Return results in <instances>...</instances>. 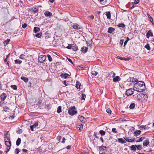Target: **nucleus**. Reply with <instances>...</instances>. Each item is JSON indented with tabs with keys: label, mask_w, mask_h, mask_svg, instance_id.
<instances>
[{
	"label": "nucleus",
	"mask_w": 154,
	"mask_h": 154,
	"mask_svg": "<svg viewBox=\"0 0 154 154\" xmlns=\"http://www.w3.org/2000/svg\"><path fill=\"white\" fill-rule=\"evenodd\" d=\"M134 88L135 91L139 92H143L146 89L145 83L142 81H137L135 83Z\"/></svg>",
	"instance_id": "nucleus-1"
},
{
	"label": "nucleus",
	"mask_w": 154,
	"mask_h": 154,
	"mask_svg": "<svg viewBox=\"0 0 154 154\" xmlns=\"http://www.w3.org/2000/svg\"><path fill=\"white\" fill-rule=\"evenodd\" d=\"M137 98L138 100L142 102L147 100L148 97L146 94L142 93L140 94L137 96Z\"/></svg>",
	"instance_id": "nucleus-2"
},
{
	"label": "nucleus",
	"mask_w": 154,
	"mask_h": 154,
	"mask_svg": "<svg viewBox=\"0 0 154 154\" xmlns=\"http://www.w3.org/2000/svg\"><path fill=\"white\" fill-rule=\"evenodd\" d=\"M69 114L71 116H73L77 113L76 109L75 106H71L69 109L68 111Z\"/></svg>",
	"instance_id": "nucleus-3"
},
{
	"label": "nucleus",
	"mask_w": 154,
	"mask_h": 154,
	"mask_svg": "<svg viewBox=\"0 0 154 154\" xmlns=\"http://www.w3.org/2000/svg\"><path fill=\"white\" fill-rule=\"evenodd\" d=\"M134 88H131L127 90L125 92V94L127 96H131L132 95L134 91H135Z\"/></svg>",
	"instance_id": "nucleus-4"
},
{
	"label": "nucleus",
	"mask_w": 154,
	"mask_h": 154,
	"mask_svg": "<svg viewBox=\"0 0 154 154\" xmlns=\"http://www.w3.org/2000/svg\"><path fill=\"white\" fill-rule=\"evenodd\" d=\"M46 55H41L39 56L38 59V61L39 62L43 63L46 60Z\"/></svg>",
	"instance_id": "nucleus-5"
},
{
	"label": "nucleus",
	"mask_w": 154,
	"mask_h": 154,
	"mask_svg": "<svg viewBox=\"0 0 154 154\" xmlns=\"http://www.w3.org/2000/svg\"><path fill=\"white\" fill-rule=\"evenodd\" d=\"M39 122L38 121H37L35 122H34L32 125H31L30 126V130L32 131H34V128H35L36 127H37L38 126V123Z\"/></svg>",
	"instance_id": "nucleus-6"
},
{
	"label": "nucleus",
	"mask_w": 154,
	"mask_h": 154,
	"mask_svg": "<svg viewBox=\"0 0 154 154\" xmlns=\"http://www.w3.org/2000/svg\"><path fill=\"white\" fill-rule=\"evenodd\" d=\"M8 131H5V132L4 133L5 137L4 138V140L5 141L7 140H10V135L9 134H8Z\"/></svg>",
	"instance_id": "nucleus-7"
},
{
	"label": "nucleus",
	"mask_w": 154,
	"mask_h": 154,
	"mask_svg": "<svg viewBox=\"0 0 154 154\" xmlns=\"http://www.w3.org/2000/svg\"><path fill=\"white\" fill-rule=\"evenodd\" d=\"M1 99L2 101H3L7 97V94L4 93H2L0 96Z\"/></svg>",
	"instance_id": "nucleus-8"
},
{
	"label": "nucleus",
	"mask_w": 154,
	"mask_h": 154,
	"mask_svg": "<svg viewBox=\"0 0 154 154\" xmlns=\"http://www.w3.org/2000/svg\"><path fill=\"white\" fill-rule=\"evenodd\" d=\"M78 119L79 121L84 123H85L87 121L86 119L82 116H80Z\"/></svg>",
	"instance_id": "nucleus-9"
},
{
	"label": "nucleus",
	"mask_w": 154,
	"mask_h": 154,
	"mask_svg": "<svg viewBox=\"0 0 154 154\" xmlns=\"http://www.w3.org/2000/svg\"><path fill=\"white\" fill-rule=\"evenodd\" d=\"M72 27L75 29H79L81 28L82 27L80 26L79 24L77 23H74L72 26Z\"/></svg>",
	"instance_id": "nucleus-10"
},
{
	"label": "nucleus",
	"mask_w": 154,
	"mask_h": 154,
	"mask_svg": "<svg viewBox=\"0 0 154 154\" xmlns=\"http://www.w3.org/2000/svg\"><path fill=\"white\" fill-rule=\"evenodd\" d=\"M149 36L153 37V34L151 30H149L147 32L146 37L147 38H149Z\"/></svg>",
	"instance_id": "nucleus-11"
},
{
	"label": "nucleus",
	"mask_w": 154,
	"mask_h": 154,
	"mask_svg": "<svg viewBox=\"0 0 154 154\" xmlns=\"http://www.w3.org/2000/svg\"><path fill=\"white\" fill-rule=\"evenodd\" d=\"M69 76V75L66 73H62L60 75V76L62 78L64 79H66L68 78Z\"/></svg>",
	"instance_id": "nucleus-12"
},
{
	"label": "nucleus",
	"mask_w": 154,
	"mask_h": 154,
	"mask_svg": "<svg viewBox=\"0 0 154 154\" xmlns=\"http://www.w3.org/2000/svg\"><path fill=\"white\" fill-rule=\"evenodd\" d=\"M149 143V138H147L143 141V145L144 146H147Z\"/></svg>",
	"instance_id": "nucleus-13"
},
{
	"label": "nucleus",
	"mask_w": 154,
	"mask_h": 154,
	"mask_svg": "<svg viewBox=\"0 0 154 154\" xmlns=\"http://www.w3.org/2000/svg\"><path fill=\"white\" fill-rule=\"evenodd\" d=\"M99 149L100 151H103L105 150L106 149V146H104L103 145L100 146H98Z\"/></svg>",
	"instance_id": "nucleus-14"
},
{
	"label": "nucleus",
	"mask_w": 154,
	"mask_h": 154,
	"mask_svg": "<svg viewBox=\"0 0 154 154\" xmlns=\"http://www.w3.org/2000/svg\"><path fill=\"white\" fill-rule=\"evenodd\" d=\"M117 58L120 60H125V61H128L130 59V58L129 57L125 58L124 57H122L119 56H118L117 57Z\"/></svg>",
	"instance_id": "nucleus-15"
},
{
	"label": "nucleus",
	"mask_w": 154,
	"mask_h": 154,
	"mask_svg": "<svg viewBox=\"0 0 154 154\" xmlns=\"http://www.w3.org/2000/svg\"><path fill=\"white\" fill-rule=\"evenodd\" d=\"M41 7L40 6H38V7H35L34 8V10L33 9V8L31 9L32 13L33 14H35V13H37L38 11V8L39 7Z\"/></svg>",
	"instance_id": "nucleus-16"
},
{
	"label": "nucleus",
	"mask_w": 154,
	"mask_h": 154,
	"mask_svg": "<svg viewBox=\"0 0 154 154\" xmlns=\"http://www.w3.org/2000/svg\"><path fill=\"white\" fill-rule=\"evenodd\" d=\"M5 144L7 147H9L11 146V142L10 140H5Z\"/></svg>",
	"instance_id": "nucleus-17"
},
{
	"label": "nucleus",
	"mask_w": 154,
	"mask_h": 154,
	"mask_svg": "<svg viewBox=\"0 0 154 154\" xmlns=\"http://www.w3.org/2000/svg\"><path fill=\"white\" fill-rule=\"evenodd\" d=\"M141 133V132L140 130H136L134 132V135L135 136H137L140 135Z\"/></svg>",
	"instance_id": "nucleus-18"
},
{
	"label": "nucleus",
	"mask_w": 154,
	"mask_h": 154,
	"mask_svg": "<svg viewBox=\"0 0 154 154\" xmlns=\"http://www.w3.org/2000/svg\"><path fill=\"white\" fill-rule=\"evenodd\" d=\"M81 51L82 52L85 53L88 51V48L84 46L81 48Z\"/></svg>",
	"instance_id": "nucleus-19"
},
{
	"label": "nucleus",
	"mask_w": 154,
	"mask_h": 154,
	"mask_svg": "<svg viewBox=\"0 0 154 154\" xmlns=\"http://www.w3.org/2000/svg\"><path fill=\"white\" fill-rule=\"evenodd\" d=\"M44 14L46 17H51L52 15V13L48 11H45Z\"/></svg>",
	"instance_id": "nucleus-20"
},
{
	"label": "nucleus",
	"mask_w": 154,
	"mask_h": 154,
	"mask_svg": "<svg viewBox=\"0 0 154 154\" xmlns=\"http://www.w3.org/2000/svg\"><path fill=\"white\" fill-rule=\"evenodd\" d=\"M118 141L121 143H126V141L122 138H119L118 139Z\"/></svg>",
	"instance_id": "nucleus-21"
},
{
	"label": "nucleus",
	"mask_w": 154,
	"mask_h": 154,
	"mask_svg": "<svg viewBox=\"0 0 154 154\" xmlns=\"http://www.w3.org/2000/svg\"><path fill=\"white\" fill-rule=\"evenodd\" d=\"M115 30V29L113 27H110L108 29L107 32L109 33H112Z\"/></svg>",
	"instance_id": "nucleus-22"
},
{
	"label": "nucleus",
	"mask_w": 154,
	"mask_h": 154,
	"mask_svg": "<svg viewBox=\"0 0 154 154\" xmlns=\"http://www.w3.org/2000/svg\"><path fill=\"white\" fill-rule=\"evenodd\" d=\"M71 49L74 51H76L78 50L77 46L75 44H72Z\"/></svg>",
	"instance_id": "nucleus-23"
},
{
	"label": "nucleus",
	"mask_w": 154,
	"mask_h": 154,
	"mask_svg": "<svg viewBox=\"0 0 154 154\" xmlns=\"http://www.w3.org/2000/svg\"><path fill=\"white\" fill-rule=\"evenodd\" d=\"M20 79L26 83L28 82L29 81L28 79L24 76H21L20 77Z\"/></svg>",
	"instance_id": "nucleus-24"
},
{
	"label": "nucleus",
	"mask_w": 154,
	"mask_h": 154,
	"mask_svg": "<svg viewBox=\"0 0 154 154\" xmlns=\"http://www.w3.org/2000/svg\"><path fill=\"white\" fill-rule=\"evenodd\" d=\"M121 79L119 77L117 76L115 78H114L113 79V81L114 82H119L120 80Z\"/></svg>",
	"instance_id": "nucleus-25"
},
{
	"label": "nucleus",
	"mask_w": 154,
	"mask_h": 154,
	"mask_svg": "<svg viewBox=\"0 0 154 154\" xmlns=\"http://www.w3.org/2000/svg\"><path fill=\"white\" fill-rule=\"evenodd\" d=\"M40 30V28L38 27H35L33 29V32L36 33Z\"/></svg>",
	"instance_id": "nucleus-26"
},
{
	"label": "nucleus",
	"mask_w": 154,
	"mask_h": 154,
	"mask_svg": "<svg viewBox=\"0 0 154 154\" xmlns=\"http://www.w3.org/2000/svg\"><path fill=\"white\" fill-rule=\"evenodd\" d=\"M136 145H132L130 146V149L131 151H136Z\"/></svg>",
	"instance_id": "nucleus-27"
},
{
	"label": "nucleus",
	"mask_w": 154,
	"mask_h": 154,
	"mask_svg": "<svg viewBox=\"0 0 154 154\" xmlns=\"http://www.w3.org/2000/svg\"><path fill=\"white\" fill-rule=\"evenodd\" d=\"M9 61H8V59L5 58L4 60V62L5 64V65H7L8 67H10L11 66L9 64Z\"/></svg>",
	"instance_id": "nucleus-28"
},
{
	"label": "nucleus",
	"mask_w": 154,
	"mask_h": 154,
	"mask_svg": "<svg viewBox=\"0 0 154 154\" xmlns=\"http://www.w3.org/2000/svg\"><path fill=\"white\" fill-rule=\"evenodd\" d=\"M14 63L15 64H20L22 63V61L19 59H16L14 60Z\"/></svg>",
	"instance_id": "nucleus-29"
},
{
	"label": "nucleus",
	"mask_w": 154,
	"mask_h": 154,
	"mask_svg": "<svg viewBox=\"0 0 154 154\" xmlns=\"http://www.w3.org/2000/svg\"><path fill=\"white\" fill-rule=\"evenodd\" d=\"M10 41V39H7V40L3 42L4 46H6L8 44Z\"/></svg>",
	"instance_id": "nucleus-30"
},
{
	"label": "nucleus",
	"mask_w": 154,
	"mask_h": 154,
	"mask_svg": "<svg viewBox=\"0 0 154 154\" xmlns=\"http://www.w3.org/2000/svg\"><path fill=\"white\" fill-rule=\"evenodd\" d=\"M106 15L107 16V18L108 19H110L111 15L110 11L106 12Z\"/></svg>",
	"instance_id": "nucleus-31"
},
{
	"label": "nucleus",
	"mask_w": 154,
	"mask_h": 154,
	"mask_svg": "<svg viewBox=\"0 0 154 154\" xmlns=\"http://www.w3.org/2000/svg\"><path fill=\"white\" fill-rule=\"evenodd\" d=\"M21 139L20 138H18V139L17 140L16 142V144L18 146L20 145L21 143Z\"/></svg>",
	"instance_id": "nucleus-32"
},
{
	"label": "nucleus",
	"mask_w": 154,
	"mask_h": 154,
	"mask_svg": "<svg viewBox=\"0 0 154 154\" xmlns=\"http://www.w3.org/2000/svg\"><path fill=\"white\" fill-rule=\"evenodd\" d=\"M81 85V84L80 83V82L79 81H77L76 83V87L77 88V89H79L80 88V86Z\"/></svg>",
	"instance_id": "nucleus-33"
},
{
	"label": "nucleus",
	"mask_w": 154,
	"mask_h": 154,
	"mask_svg": "<svg viewBox=\"0 0 154 154\" xmlns=\"http://www.w3.org/2000/svg\"><path fill=\"white\" fill-rule=\"evenodd\" d=\"M135 106V104L134 103H132L130 105L129 108L131 109H133L134 108Z\"/></svg>",
	"instance_id": "nucleus-34"
},
{
	"label": "nucleus",
	"mask_w": 154,
	"mask_h": 154,
	"mask_svg": "<svg viewBox=\"0 0 154 154\" xmlns=\"http://www.w3.org/2000/svg\"><path fill=\"white\" fill-rule=\"evenodd\" d=\"M4 87L5 88V85L3 84L1 82H0V89L2 90L3 88Z\"/></svg>",
	"instance_id": "nucleus-35"
},
{
	"label": "nucleus",
	"mask_w": 154,
	"mask_h": 154,
	"mask_svg": "<svg viewBox=\"0 0 154 154\" xmlns=\"http://www.w3.org/2000/svg\"><path fill=\"white\" fill-rule=\"evenodd\" d=\"M99 133L102 136H104L106 134V132L103 130H100L99 131Z\"/></svg>",
	"instance_id": "nucleus-36"
},
{
	"label": "nucleus",
	"mask_w": 154,
	"mask_h": 154,
	"mask_svg": "<svg viewBox=\"0 0 154 154\" xmlns=\"http://www.w3.org/2000/svg\"><path fill=\"white\" fill-rule=\"evenodd\" d=\"M146 138L145 137H141L139 139L137 140L136 142H140L142 141L143 139H146Z\"/></svg>",
	"instance_id": "nucleus-37"
},
{
	"label": "nucleus",
	"mask_w": 154,
	"mask_h": 154,
	"mask_svg": "<svg viewBox=\"0 0 154 154\" xmlns=\"http://www.w3.org/2000/svg\"><path fill=\"white\" fill-rule=\"evenodd\" d=\"M147 15L148 17L150 19V21L154 25V24L153 23V19L151 17L150 15L148 13H147Z\"/></svg>",
	"instance_id": "nucleus-38"
},
{
	"label": "nucleus",
	"mask_w": 154,
	"mask_h": 154,
	"mask_svg": "<svg viewBox=\"0 0 154 154\" xmlns=\"http://www.w3.org/2000/svg\"><path fill=\"white\" fill-rule=\"evenodd\" d=\"M61 112V106H59L57 108V112L58 113H59Z\"/></svg>",
	"instance_id": "nucleus-39"
},
{
	"label": "nucleus",
	"mask_w": 154,
	"mask_h": 154,
	"mask_svg": "<svg viewBox=\"0 0 154 154\" xmlns=\"http://www.w3.org/2000/svg\"><path fill=\"white\" fill-rule=\"evenodd\" d=\"M45 106V108H46L47 109L49 110L51 109V105L50 104H48L46 105V106Z\"/></svg>",
	"instance_id": "nucleus-40"
},
{
	"label": "nucleus",
	"mask_w": 154,
	"mask_h": 154,
	"mask_svg": "<svg viewBox=\"0 0 154 154\" xmlns=\"http://www.w3.org/2000/svg\"><path fill=\"white\" fill-rule=\"evenodd\" d=\"M138 81V80L136 79H131L130 80V81L132 82H137Z\"/></svg>",
	"instance_id": "nucleus-41"
},
{
	"label": "nucleus",
	"mask_w": 154,
	"mask_h": 154,
	"mask_svg": "<svg viewBox=\"0 0 154 154\" xmlns=\"http://www.w3.org/2000/svg\"><path fill=\"white\" fill-rule=\"evenodd\" d=\"M78 128H79V130L80 131H81L82 130L83 128V125L82 124H81L80 125H78Z\"/></svg>",
	"instance_id": "nucleus-42"
},
{
	"label": "nucleus",
	"mask_w": 154,
	"mask_h": 154,
	"mask_svg": "<svg viewBox=\"0 0 154 154\" xmlns=\"http://www.w3.org/2000/svg\"><path fill=\"white\" fill-rule=\"evenodd\" d=\"M136 147L137 149L139 150H140L142 149L143 148V147H142V145H136Z\"/></svg>",
	"instance_id": "nucleus-43"
},
{
	"label": "nucleus",
	"mask_w": 154,
	"mask_h": 154,
	"mask_svg": "<svg viewBox=\"0 0 154 154\" xmlns=\"http://www.w3.org/2000/svg\"><path fill=\"white\" fill-rule=\"evenodd\" d=\"M3 111H5V112H7L8 111V110H9V108L7 106H5L3 107Z\"/></svg>",
	"instance_id": "nucleus-44"
},
{
	"label": "nucleus",
	"mask_w": 154,
	"mask_h": 154,
	"mask_svg": "<svg viewBox=\"0 0 154 154\" xmlns=\"http://www.w3.org/2000/svg\"><path fill=\"white\" fill-rule=\"evenodd\" d=\"M11 87L14 90H16L17 89V87L15 85H11Z\"/></svg>",
	"instance_id": "nucleus-45"
},
{
	"label": "nucleus",
	"mask_w": 154,
	"mask_h": 154,
	"mask_svg": "<svg viewBox=\"0 0 154 154\" xmlns=\"http://www.w3.org/2000/svg\"><path fill=\"white\" fill-rule=\"evenodd\" d=\"M38 100V102L37 103H35L36 105H40L42 102V101L41 100H39V99H38V100Z\"/></svg>",
	"instance_id": "nucleus-46"
},
{
	"label": "nucleus",
	"mask_w": 154,
	"mask_h": 154,
	"mask_svg": "<svg viewBox=\"0 0 154 154\" xmlns=\"http://www.w3.org/2000/svg\"><path fill=\"white\" fill-rule=\"evenodd\" d=\"M85 68V66H79L78 67V68L79 70H83L84 69V68Z\"/></svg>",
	"instance_id": "nucleus-47"
},
{
	"label": "nucleus",
	"mask_w": 154,
	"mask_h": 154,
	"mask_svg": "<svg viewBox=\"0 0 154 154\" xmlns=\"http://www.w3.org/2000/svg\"><path fill=\"white\" fill-rule=\"evenodd\" d=\"M145 47L148 50H150V47L149 45L148 44H147L145 46Z\"/></svg>",
	"instance_id": "nucleus-48"
},
{
	"label": "nucleus",
	"mask_w": 154,
	"mask_h": 154,
	"mask_svg": "<svg viewBox=\"0 0 154 154\" xmlns=\"http://www.w3.org/2000/svg\"><path fill=\"white\" fill-rule=\"evenodd\" d=\"M117 26L119 27L124 28L125 26V25L124 23H121L118 25Z\"/></svg>",
	"instance_id": "nucleus-49"
},
{
	"label": "nucleus",
	"mask_w": 154,
	"mask_h": 154,
	"mask_svg": "<svg viewBox=\"0 0 154 154\" xmlns=\"http://www.w3.org/2000/svg\"><path fill=\"white\" fill-rule=\"evenodd\" d=\"M42 32H40L39 33H37L36 34L35 36L37 38H40L41 36L42 35Z\"/></svg>",
	"instance_id": "nucleus-50"
},
{
	"label": "nucleus",
	"mask_w": 154,
	"mask_h": 154,
	"mask_svg": "<svg viewBox=\"0 0 154 154\" xmlns=\"http://www.w3.org/2000/svg\"><path fill=\"white\" fill-rule=\"evenodd\" d=\"M140 128H141H141H143L144 129H146L147 128H149L146 127V125H141L140 126Z\"/></svg>",
	"instance_id": "nucleus-51"
},
{
	"label": "nucleus",
	"mask_w": 154,
	"mask_h": 154,
	"mask_svg": "<svg viewBox=\"0 0 154 154\" xmlns=\"http://www.w3.org/2000/svg\"><path fill=\"white\" fill-rule=\"evenodd\" d=\"M91 73L92 75L96 76L98 72L94 71H92Z\"/></svg>",
	"instance_id": "nucleus-52"
},
{
	"label": "nucleus",
	"mask_w": 154,
	"mask_h": 154,
	"mask_svg": "<svg viewBox=\"0 0 154 154\" xmlns=\"http://www.w3.org/2000/svg\"><path fill=\"white\" fill-rule=\"evenodd\" d=\"M47 57H48V60L50 62H51L52 61V58L51 57V55H50L49 54H48Z\"/></svg>",
	"instance_id": "nucleus-53"
},
{
	"label": "nucleus",
	"mask_w": 154,
	"mask_h": 154,
	"mask_svg": "<svg viewBox=\"0 0 154 154\" xmlns=\"http://www.w3.org/2000/svg\"><path fill=\"white\" fill-rule=\"evenodd\" d=\"M112 131L115 133L117 134L118 133V132L116 131V128H112Z\"/></svg>",
	"instance_id": "nucleus-54"
},
{
	"label": "nucleus",
	"mask_w": 154,
	"mask_h": 154,
	"mask_svg": "<svg viewBox=\"0 0 154 154\" xmlns=\"http://www.w3.org/2000/svg\"><path fill=\"white\" fill-rule=\"evenodd\" d=\"M124 41V39H121L119 43L121 46L122 45Z\"/></svg>",
	"instance_id": "nucleus-55"
},
{
	"label": "nucleus",
	"mask_w": 154,
	"mask_h": 154,
	"mask_svg": "<svg viewBox=\"0 0 154 154\" xmlns=\"http://www.w3.org/2000/svg\"><path fill=\"white\" fill-rule=\"evenodd\" d=\"M20 151L18 148H16L15 149V154H18L19 152Z\"/></svg>",
	"instance_id": "nucleus-56"
},
{
	"label": "nucleus",
	"mask_w": 154,
	"mask_h": 154,
	"mask_svg": "<svg viewBox=\"0 0 154 154\" xmlns=\"http://www.w3.org/2000/svg\"><path fill=\"white\" fill-rule=\"evenodd\" d=\"M25 56L24 54H21L20 55L19 57L21 59H23L25 58Z\"/></svg>",
	"instance_id": "nucleus-57"
},
{
	"label": "nucleus",
	"mask_w": 154,
	"mask_h": 154,
	"mask_svg": "<svg viewBox=\"0 0 154 154\" xmlns=\"http://www.w3.org/2000/svg\"><path fill=\"white\" fill-rule=\"evenodd\" d=\"M86 44H87L89 46L91 47L92 46V41L89 42H86Z\"/></svg>",
	"instance_id": "nucleus-58"
},
{
	"label": "nucleus",
	"mask_w": 154,
	"mask_h": 154,
	"mask_svg": "<svg viewBox=\"0 0 154 154\" xmlns=\"http://www.w3.org/2000/svg\"><path fill=\"white\" fill-rule=\"evenodd\" d=\"M72 45L71 44H68V46L66 47V48L69 49H71L72 48Z\"/></svg>",
	"instance_id": "nucleus-59"
},
{
	"label": "nucleus",
	"mask_w": 154,
	"mask_h": 154,
	"mask_svg": "<svg viewBox=\"0 0 154 154\" xmlns=\"http://www.w3.org/2000/svg\"><path fill=\"white\" fill-rule=\"evenodd\" d=\"M86 97V95L85 94H82L81 99L85 100Z\"/></svg>",
	"instance_id": "nucleus-60"
},
{
	"label": "nucleus",
	"mask_w": 154,
	"mask_h": 154,
	"mask_svg": "<svg viewBox=\"0 0 154 154\" xmlns=\"http://www.w3.org/2000/svg\"><path fill=\"white\" fill-rule=\"evenodd\" d=\"M27 26V24L25 23L23 24L22 25V27L24 29Z\"/></svg>",
	"instance_id": "nucleus-61"
},
{
	"label": "nucleus",
	"mask_w": 154,
	"mask_h": 154,
	"mask_svg": "<svg viewBox=\"0 0 154 154\" xmlns=\"http://www.w3.org/2000/svg\"><path fill=\"white\" fill-rule=\"evenodd\" d=\"M106 112L109 114H110L111 113V111L110 109H108L106 110Z\"/></svg>",
	"instance_id": "nucleus-62"
},
{
	"label": "nucleus",
	"mask_w": 154,
	"mask_h": 154,
	"mask_svg": "<svg viewBox=\"0 0 154 154\" xmlns=\"http://www.w3.org/2000/svg\"><path fill=\"white\" fill-rule=\"evenodd\" d=\"M10 147L11 146H9V147H7V149H6V152H8L9 150V149L10 148Z\"/></svg>",
	"instance_id": "nucleus-63"
},
{
	"label": "nucleus",
	"mask_w": 154,
	"mask_h": 154,
	"mask_svg": "<svg viewBox=\"0 0 154 154\" xmlns=\"http://www.w3.org/2000/svg\"><path fill=\"white\" fill-rule=\"evenodd\" d=\"M10 147L11 146H9V147H7V149H6V152H8L9 150V149L10 148Z\"/></svg>",
	"instance_id": "nucleus-64"
}]
</instances>
